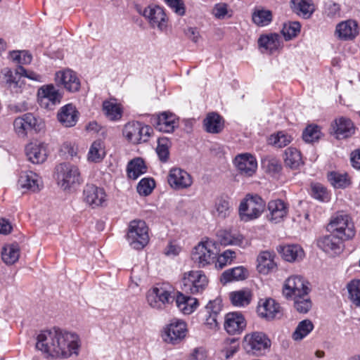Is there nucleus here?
<instances>
[{"instance_id":"nucleus-7","label":"nucleus","mask_w":360,"mask_h":360,"mask_svg":"<svg viewBox=\"0 0 360 360\" xmlns=\"http://www.w3.org/2000/svg\"><path fill=\"white\" fill-rule=\"evenodd\" d=\"M149 306L157 310H163L175 300L172 292L165 285H157L149 290L146 295Z\"/></svg>"},{"instance_id":"nucleus-9","label":"nucleus","mask_w":360,"mask_h":360,"mask_svg":"<svg viewBox=\"0 0 360 360\" xmlns=\"http://www.w3.org/2000/svg\"><path fill=\"white\" fill-rule=\"evenodd\" d=\"M208 279L202 271H190L184 274L182 290L186 293L202 292L207 286Z\"/></svg>"},{"instance_id":"nucleus-24","label":"nucleus","mask_w":360,"mask_h":360,"mask_svg":"<svg viewBox=\"0 0 360 360\" xmlns=\"http://www.w3.org/2000/svg\"><path fill=\"white\" fill-rule=\"evenodd\" d=\"M18 185L21 188L33 193L39 191L43 187L41 177L32 171L21 172Z\"/></svg>"},{"instance_id":"nucleus-29","label":"nucleus","mask_w":360,"mask_h":360,"mask_svg":"<svg viewBox=\"0 0 360 360\" xmlns=\"http://www.w3.org/2000/svg\"><path fill=\"white\" fill-rule=\"evenodd\" d=\"M56 81L70 92H76L80 89V80L77 74L71 70L57 72Z\"/></svg>"},{"instance_id":"nucleus-23","label":"nucleus","mask_w":360,"mask_h":360,"mask_svg":"<svg viewBox=\"0 0 360 360\" xmlns=\"http://www.w3.org/2000/svg\"><path fill=\"white\" fill-rule=\"evenodd\" d=\"M0 84L13 92L18 93L21 91L23 82L20 79V74L17 75V69L13 72L11 68H4L0 72Z\"/></svg>"},{"instance_id":"nucleus-63","label":"nucleus","mask_w":360,"mask_h":360,"mask_svg":"<svg viewBox=\"0 0 360 360\" xmlns=\"http://www.w3.org/2000/svg\"><path fill=\"white\" fill-rule=\"evenodd\" d=\"M212 14L217 19H224L228 14V6L224 3L217 4L213 9Z\"/></svg>"},{"instance_id":"nucleus-4","label":"nucleus","mask_w":360,"mask_h":360,"mask_svg":"<svg viewBox=\"0 0 360 360\" xmlns=\"http://www.w3.org/2000/svg\"><path fill=\"white\" fill-rule=\"evenodd\" d=\"M265 202L258 195L247 194L241 200L238 214L242 221H249L258 218L265 209Z\"/></svg>"},{"instance_id":"nucleus-61","label":"nucleus","mask_w":360,"mask_h":360,"mask_svg":"<svg viewBox=\"0 0 360 360\" xmlns=\"http://www.w3.org/2000/svg\"><path fill=\"white\" fill-rule=\"evenodd\" d=\"M20 74V78L24 77L31 80L41 82L42 77L33 71L27 70L22 65L17 68V75Z\"/></svg>"},{"instance_id":"nucleus-6","label":"nucleus","mask_w":360,"mask_h":360,"mask_svg":"<svg viewBox=\"0 0 360 360\" xmlns=\"http://www.w3.org/2000/svg\"><path fill=\"white\" fill-rule=\"evenodd\" d=\"M129 245L136 250L143 249L149 241L148 228L142 220H133L129 223L127 234Z\"/></svg>"},{"instance_id":"nucleus-48","label":"nucleus","mask_w":360,"mask_h":360,"mask_svg":"<svg viewBox=\"0 0 360 360\" xmlns=\"http://www.w3.org/2000/svg\"><path fill=\"white\" fill-rule=\"evenodd\" d=\"M292 141V136L285 131H281L272 134L269 138V143L277 148H283Z\"/></svg>"},{"instance_id":"nucleus-53","label":"nucleus","mask_w":360,"mask_h":360,"mask_svg":"<svg viewBox=\"0 0 360 360\" xmlns=\"http://www.w3.org/2000/svg\"><path fill=\"white\" fill-rule=\"evenodd\" d=\"M300 27L301 25L299 22H289L283 25L281 32L285 40H290L300 33Z\"/></svg>"},{"instance_id":"nucleus-8","label":"nucleus","mask_w":360,"mask_h":360,"mask_svg":"<svg viewBox=\"0 0 360 360\" xmlns=\"http://www.w3.org/2000/svg\"><path fill=\"white\" fill-rule=\"evenodd\" d=\"M243 347L248 354L260 355L270 348L271 340L262 332H252L244 336Z\"/></svg>"},{"instance_id":"nucleus-15","label":"nucleus","mask_w":360,"mask_h":360,"mask_svg":"<svg viewBox=\"0 0 360 360\" xmlns=\"http://www.w3.org/2000/svg\"><path fill=\"white\" fill-rule=\"evenodd\" d=\"M61 98L59 91L53 84L42 86L38 90V101L45 108H51L60 102Z\"/></svg>"},{"instance_id":"nucleus-28","label":"nucleus","mask_w":360,"mask_h":360,"mask_svg":"<svg viewBox=\"0 0 360 360\" xmlns=\"http://www.w3.org/2000/svg\"><path fill=\"white\" fill-rule=\"evenodd\" d=\"M155 128L162 132L171 133L178 126V119L170 112H162L153 119Z\"/></svg>"},{"instance_id":"nucleus-42","label":"nucleus","mask_w":360,"mask_h":360,"mask_svg":"<svg viewBox=\"0 0 360 360\" xmlns=\"http://www.w3.org/2000/svg\"><path fill=\"white\" fill-rule=\"evenodd\" d=\"M248 276V271L243 266H237L226 270L221 275V281L225 283L233 281L244 280Z\"/></svg>"},{"instance_id":"nucleus-52","label":"nucleus","mask_w":360,"mask_h":360,"mask_svg":"<svg viewBox=\"0 0 360 360\" xmlns=\"http://www.w3.org/2000/svg\"><path fill=\"white\" fill-rule=\"evenodd\" d=\"M294 300V307L300 313H307L311 307V302L308 294L300 295L292 298Z\"/></svg>"},{"instance_id":"nucleus-16","label":"nucleus","mask_w":360,"mask_h":360,"mask_svg":"<svg viewBox=\"0 0 360 360\" xmlns=\"http://www.w3.org/2000/svg\"><path fill=\"white\" fill-rule=\"evenodd\" d=\"M343 241L336 235L332 233L319 238L317 245L323 251L331 256L340 255L344 250Z\"/></svg>"},{"instance_id":"nucleus-43","label":"nucleus","mask_w":360,"mask_h":360,"mask_svg":"<svg viewBox=\"0 0 360 360\" xmlns=\"http://www.w3.org/2000/svg\"><path fill=\"white\" fill-rule=\"evenodd\" d=\"M328 179L335 188H345L351 184L350 178L345 172H330L328 174Z\"/></svg>"},{"instance_id":"nucleus-39","label":"nucleus","mask_w":360,"mask_h":360,"mask_svg":"<svg viewBox=\"0 0 360 360\" xmlns=\"http://www.w3.org/2000/svg\"><path fill=\"white\" fill-rule=\"evenodd\" d=\"M146 171L147 167L141 158H135L127 165V176L133 180L138 179L141 175L145 174Z\"/></svg>"},{"instance_id":"nucleus-10","label":"nucleus","mask_w":360,"mask_h":360,"mask_svg":"<svg viewBox=\"0 0 360 360\" xmlns=\"http://www.w3.org/2000/svg\"><path fill=\"white\" fill-rule=\"evenodd\" d=\"M186 323L181 320H172L162 330V338L168 344L177 345L186 336Z\"/></svg>"},{"instance_id":"nucleus-46","label":"nucleus","mask_w":360,"mask_h":360,"mask_svg":"<svg viewBox=\"0 0 360 360\" xmlns=\"http://www.w3.org/2000/svg\"><path fill=\"white\" fill-rule=\"evenodd\" d=\"M348 298L356 307H360V279H353L347 284Z\"/></svg>"},{"instance_id":"nucleus-30","label":"nucleus","mask_w":360,"mask_h":360,"mask_svg":"<svg viewBox=\"0 0 360 360\" xmlns=\"http://www.w3.org/2000/svg\"><path fill=\"white\" fill-rule=\"evenodd\" d=\"M274 258L275 254L273 252H261L257 259V269L258 272L264 275H267L274 271L277 267Z\"/></svg>"},{"instance_id":"nucleus-45","label":"nucleus","mask_w":360,"mask_h":360,"mask_svg":"<svg viewBox=\"0 0 360 360\" xmlns=\"http://www.w3.org/2000/svg\"><path fill=\"white\" fill-rule=\"evenodd\" d=\"M20 249L18 245H5L1 251V259L8 265L15 264L19 259Z\"/></svg>"},{"instance_id":"nucleus-37","label":"nucleus","mask_w":360,"mask_h":360,"mask_svg":"<svg viewBox=\"0 0 360 360\" xmlns=\"http://www.w3.org/2000/svg\"><path fill=\"white\" fill-rule=\"evenodd\" d=\"M174 300L178 309L184 314H190L193 312L198 304L197 299L184 295L181 293H179Z\"/></svg>"},{"instance_id":"nucleus-35","label":"nucleus","mask_w":360,"mask_h":360,"mask_svg":"<svg viewBox=\"0 0 360 360\" xmlns=\"http://www.w3.org/2000/svg\"><path fill=\"white\" fill-rule=\"evenodd\" d=\"M103 111L109 120L114 122L120 120L123 114L122 105L114 99L103 102Z\"/></svg>"},{"instance_id":"nucleus-51","label":"nucleus","mask_w":360,"mask_h":360,"mask_svg":"<svg viewBox=\"0 0 360 360\" xmlns=\"http://www.w3.org/2000/svg\"><path fill=\"white\" fill-rule=\"evenodd\" d=\"M214 209L218 217L221 219L226 218L231 212L229 200L224 197L218 198L215 202Z\"/></svg>"},{"instance_id":"nucleus-27","label":"nucleus","mask_w":360,"mask_h":360,"mask_svg":"<svg viewBox=\"0 0 360 360\" xmlns=\"http://www.w3.org/2000/svg\"><path fill=\"white\" fill-rule=\"evenodd\" d=\"M83 193L86 202L93 207L102 206L105 202L106 194L104 190L94 185H86Z\"/></svg>"},{"instance_id":"nucleus-40","label":"nucleus","mask_w":360,"mask_h":360,"mask_svg":"<svg viewBox=\"0 0 360 360\" xmlns=\"http://www.w3.org/2000/svg\"><path fill=\"white\" fill-rule=\"evenodd\" d=\"M258 44L260 47L272 53L276 51L281 46L280 36L278 34H270L269 35L261 36L259 38Z\"/></svg>"},{"instance_id":"nucleus-12","label":"nucleus","mask_w":360,"mask_h":360,"mask_svg":"<svg viewBox=\"0 0 360 360\" xmlns=\"http://www.w3.org/2000/svg\"><path fill=\"white\" fill-rule=\"evenodd\" d=\"M330 130L336 139L342 140L352 136L355 134L356 127L351 119L340 116L331 122Z\"/></svg>"},{"instance_id":"nucleus-56","label":"nucleus","mask_w":360,"mask_h":360,"mask_svg":"<svg viewBox=\"0 0 360 360\" xmlns=\"http://www.w3.org/2000/svg\"><path fill=\"white\" fill-rule=\"evenodd\" d=\"M10 58L19 64L27 65L32 61V55L27 51H13L9 53Z\"/></svg>"},{"instance_id":"nucleus-14","label":"nucleus","mask_w":360,"mask_h":360,"mask_svg":"<svg viewBox=\"0 0 360 360\" xmlns=\"http://www.w3.org/2000/svg\"><path fill=\"white\" fill-rule=\"evenodd\" d=\"M309 288L305 285L304 281L300 276L289 277L285 282L283 294L287 298H294L300 295L308 294Z\"/></svg>"},{"instance_id":"nucleus-44","label":"nucleus","mask_w":360,"mask_h":360,"mask_svg":"<svg viewBox=\"0 0 360 360\" xmlns=\"http://www.w3.org/2000/svg\"><path fill=\"white\" fill-rule=\"evenodd\" d=\"M284 162L292 169H297L303 163L300 152L295 148H288L285 150Z\"/></svg>"},{"instance_id":"nucleus-33","label":"nucleus","mask_w":360,"mask_h":360,"mask_svg":"<svg viewBox=\"0 0 360 360\" xmlns=\"http://www.w3.org/2000/svg\"><path fill=\"white\" fill-rule=\"evenodd\" d=\"M336 33L341 39H353L358 34L357 23L351 20L342 22L337 25Z\"/></svg>"},{"instance_id":"nucleus-13","label":"nucleus","mask_w":360,"mask_h":360,"mask_svg":"<svg viewBox=\"0 0 360 360\" xmlns=\"http://www.w3.org/2000/svg\"><path fill=\"white\" fill-rule=\"evenodd\" d=\"M139 13L148 20L152 27H157L160 30L167 27V18L164 10L159 6L150 5Z\"/></svg>"},{"instance_id":"nucleus-22","label":"nucleus","mask_w":360,"mask_h":360,"mask_svg":"<svg viewBox=\"0 0 360 360\" xmlns=\"http://www.w3.org/2000/svg\"><path fill=\"white\" fill-rule=\"evenodd\" d=\"M257 312L258 316L267 321H271L279 316L281 307L274 299H261L259 301Z\"/></svg>"},{"instance_id":"nucleus-17","label":"nucleus","mask_w":360,"mask_h":360,"mask_svg":"<svg viewBox=\"0 0 360 360\" xmlns=\"http://www.w3.org/2000/svg\"><path fill=\"white\" fill-rule=\"evenodd\" d=\"M221 300L217 298L210 301L202 312L204 324L210 329L217 330L218 326L217 317L221 311Z\"/></svg>"},{"instance_id":"nucleus-26","label":"nucleus","mask_w":360,"mask_h":360,"mask_svg":"<svg viewBox=\"0 0 360 360\" xmlns=\"http://www.w3.org/2000/svg\"><path fill=\"white\" fill-rule=\"evenodd\" d=\"M25 154L33 164L43 163L47 158L46 146L43 143H30L25 147Z\"/></svg>"},{"instance_id":"nucleus-21","label":"nucleus","mask_w":360,"mask_h":360,"mask_svg":"<svg viewBox=\"0 0 360 360\" xmlns=\"http://www.w3.org/2000/svg\"><path fill=\"white\" fill-rule=\"evenodd\" d=\"M238 172L245 176H252L257 170L256 158L250 153L238 155L233 161Z\"/></svg>"},{"instance_id":"nucleus-55","label":"nucleus","mask_w":360,"mask_h":360,"mask_svg":"<svg viewBox=\"0 0 360 360\" xmlns=\"http://www.w3.org/2000/svg\"><path fill=\"white\" fill-rule=\"evenodd\" d=\"M272 14L270 11L259 10L252 15L253 22L259 26H265L271 22Z\"/></svg>"},{"instance_id":"nucleus-2","label":"nucleus","mask_w":360,"mask_h":360,"mask_svg":"<svg viewBox=\"0 0 360 360\" xmlns=\"http://www.w3.org/2000/svg\"><path fill=\"white\" fill-rule=\"evenodd\" d=\"M328 230L345 240L353 238L356 233L352 218L344 212H338L331 217Z\"/></svg>"},{"instance_id":"nucleus-36","label":"nucleus","mask_w":360,"mask_h":360,"mask_svg":"<svg viewBox=\"0 0 360 360\" xmlns=\"http://www.w3.org/2000/svg\"><path fill=\"white\" fill-rule=\"evenodd\" d=\"M203 122L205 129L208 133L218 134L224 127L222 117L216 112L207 114Z\"/></svg>"},{"instance_id":"nucleus-38","label":"nucleus","mask_w":360,"mask_h":360,"mask_svg":"<svg viewBox=\"0 0 360 360\" xmlns=\"http://www.w3.org/2000/svg\"><path fill=\"white\" fill-rule=\"evenodd\" d=\"M229 298L233 306L244 307L251 302L252 294L249 290H240L230 292Z\"/></svg>"},{"instance_id":"nucleus-18","label":"nucleus","mask_w":360,"mask_h":360,"mask_svg":"<svg viewBox=\"0 0 360 360\" xmlns=\"http://www.w3.org/2000/svg\"><path fill=\"white\" fill-rule=\"evenodd\" d=\"M167 181L169 186L176 190L187 188L192 184L191 175L185 170L179 168H172L167 176Z\"/></svg>"},{"instance_id":"nucleus-47","label":"nucleus","mask_w":360,"mask_h":360,"mask_svg":"<svg viewBox=\"0 0 360 360\" xmlns=\"http://www.w3.org/2000/svg\"><path fill=\"white\" fill-rule=\"evenodd\" d=\"M313 329V323L309 319H304L298 323L292 335V338L295 341L301 340L311 332Z\"/></svg>"},{"instance_id":"nucleus-3","label":"nucleus","mask_w":360,"mask_h":360,"mask_svg":"<svg viewBox=\"0 0 360 360\" xmlns=\"http://www.w3.org/2000/svg\"><path fill=\"white\" fill-rule=\"evenodd\" d=\"M217 243L210 239L200 242L191 252V260L198 268H204L212 264L217 255Z\"/></svg>"},{"instance_id":"nucleus-25","label":"nucleus","mask_w":360,"mask_h":360,"mask_svg":"<svg viewBox=\"0 0 360 360\" xmlns=\"http://www.w3.org/2000/svg\"><path fill=\"white\" fill-rule=\"evenodd\" d=\"M267 207L269 212L267 218L275 224L283 221L288 213V205L280 199L269 201Z\"/></svg>"},{"instance_id":"nucleus-59","label":"nucleus","mask_w":360,"mask_h":360,"mask_svg":"<svg viewBox=\"0 0 360 360\" xmlns=\"http://www.w3.org/2000/svg\"><path fill=\"white\" fill-rule=\"evenodd\" d=\"M262 165L266 172L271 174H276L281 169V165L276 158H266L262 161Z\"/></svg>"},{"instance_id":"nucleus-57","label":"nucleus","mask_w":360,"mask_h":360,"mask_svg":"<svg viewBox=\"0 0 360 360\" xmlns=\"http://www.w3.org/2000/svg\"><path fill=\"white\" fill-rule=\"evenodd\" d=\"M155 187V181L152 179L144 178L141 179L137 185V192L143 196H147L151 193Z\"/></svg>"},{"instance_id":"nucleus-19","label":"nucleus","mask_w":360,"mask_h":360,"mask_svg":"<svg viewBox=\"0 0 360 360\" xmlns=\"http://www.w3.org/2000/svg\"><path fill=\"white\" fill-rule=\"evenodd\" d=\"M13 127L19 137L25 138L32 130L37 131V120L31 113L24 114L21 117L15 119Z\"/></svg>"},{"instance_id":"nucleus-54","label":"nucleus","mask_w":360,"mask_h":360,"mask_svg":"<svg viewBox=\"0 0 360 360\" xmlns=\"http://www.w3.org/2000/svg\"><path fill=\"white\" fill-rule=\"evenodd\" d=\"M170 142L167 138H160L158 141V146L156 148L157 154L160 160L162 162H166L168 160L169 152Z\"/></svg>"},{"instance_id":"nucleus-62","label":"nucleus","mask_w":360,"mask_h":360,"mask_svg":"<svg viewBox=\"0 0 360 360\" xmlns=\"http://www.w3.org/2000/svg\"><path fill=\"white\" fill-rule=\"evenodd\" d=\"M175 13L179 15H184L185 13V7L182 0H165Z\"/></svg>"},{"instance_id":"nucleus-5","label":"nucleus","mask_w":360,"mask_h":360,"mask_svg":"<svg viewBox=\"0 0 360 360\" xmlns=\"http://www.w3.org/2000/svg\"><path fill=\"white\" fill-rule=\"evenodd\" d=\"M56 179L57 184L63 190L70 188L82 181L77 167L69 163H61L56 167Z\"/></svg>"},{"instance_id":"nucleus-41","label":"nucleus","mask_w":360,"mask_h":360,"mask_svg":"<svg viewBox=\"0 0 360 360\" xmlns=\"http://www.w3.org/2000/svg\"><path fill=\"white\" fill-rule=\"evenodd\" d=\"M291 8L297 14L309 17L314 11L311 0H291Z\"/></svg>"},{"instance_id":"nucleus-31","label":"nucleus","mask_w":360,"mask_h":360,"mask_svg":"<svg viewBox=\"0 0 360 360\" xmlns=\"http://www.w3.org/2000/svg\"><path fill=\"white\" fill-rule=\"evenodd\" d=\"M78 111L72 104H67L62 107L58 112V121L65 127H74L78 120Z\"/></svg>"},{"instance_id":"nucleus-58","label":"nucleus","mask_w":360,"mask_h":360,"mask_svg":"<svg viewBox=\"0 0 360 360\" xmlns=\"http://www.w3.org/2000/svg\"><path fill=\"white\" fill-rule=\"evenodd\" d=\"M235 257L236 252L234 251L227 250L218 256L215 266L217 268L221 269L227 264H231L233 259Z\"/></svg>"},{"instance_id":"nucleus-50","label":"nucleus","mask_w":360,"mask_h":360,"mask_svg":"<svg viewBox=\"0 0 360 360\" xmlns=\"http://www.w3.org/2000/svg\"><path fill=\"white\" fill-rule=\"evenodd\" d=\"M322 135L321 128L316 124L308 125L302 133V139L307 143H313L319 140Z\"/></svg>"},{"instance_id":"nucleus-32","label":"nucleus","mask_w":360,"mask_h":360,"mask_svg":"<svg viewBox=\"0 0 360 360\" xmlns=\"http://www.w3.org/2000/svg\"><path fill=\"white\" fill-rule=\"evenodd\" d=\"M219 238L220 243L223 245H236L245 248L250 245L249 240L241 234H233L226 231L220 232Z\"/></svg>"},{"instance_id":"nucleus-60","label":"nucleus","mask_w":360,"mask_h":360,"mask_svg":"<svg viewBox=\"0 0 360 360\" xmlns=\"http://www.w3.org/2000/svg\"><path fill=\"white\" fill-rule=\"evenodd\" d=\"M312 196L321 201H328L329 199L327 189L319 184H315L311 186Z\"/></svg>"},{"instance_id":"nucleus-34","label":"nucleus","mask_w":360,"mask_h":360,"mask_svg":"<svg viewBox=\"0 0 360 360\" xmlns=\"http://www.w3.org/2000/svg\"><path fill=\"white\" fill-rule=\"evenodd\" d=\"M277 250L282 257L290 262L300 261L304 257L303 249L298 245L280 246Z\"/></svg>"},{"instance_id":"nucleus-20","label":"nucleus","mask_w":360,"mask_h":360,"mask_svg":"<svg viewBox=\"0 0 360 360\" xmlns=\"http://www.w3.org/2000/svg\"><path fill=\"white\" fill-rule=\"evenodd\" d=\"M246 320L240 312H230L225 316L224 327L229 335L240 334L246 328Z\"/></svg>"},{"instance_id":"nucleus-1","label":"nucleus","mask_w":360,"mask_h":360,"mask_svg":"<svg viewBox=\"0 0 360 360\" xmlns=\"http://www.w3.org/2000/svg\"><path fill=\"white\" fill-rule=\"evenodd\" d=\"M36 348L48 356L66 359L79 354L80 340L75 333L53 328L38 335Z\"/></svg>"},{"instance_id":"nucleus-49","label":"nucleus","mask_w":360,"mask_h":360,"mask_svg":"<svg viewBox=\"0 0 360 360\" xmlns=\"http://www.w3.org/2000/svg\"><path fill=\"white\" fill-rule=\"evenodd\" d=\"M105 155L103 145L101 141L98 140L93 142L88 153V160L92 162H99Z\"/></svg>"},{"instance_id":"nucleus-11","label":"nucleus","mask_w":360,"mask_h":360,"mask_svg":"<svg viewBox=\"0 0 360 360\" xmlns=\"http://www.w3.org/2000/svg\"><path fill=\"white\" fill-rule=\"evenodd\" d=\"M151 132V127L139 122H129L123 129L124 136L133 144L147 141Z\"/></svg>"},{"instance_id":"nucleus-64","label":"nucleus","mask_w":360,"mask_h":360,"mask_svg":"<svg viewBox=\"0 0 360 360\" xmlns=\"http://www.w3.org/2000/svg\"><path fill=\"white\" fill-rule=\"evenodd\" d=\"M225 343L226 345H230V347L226 348L225 350V356L226 359H229L238 350L239 345L237 339L236 338H229L226 340Z\"/></svg>"}]
</instances>
